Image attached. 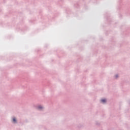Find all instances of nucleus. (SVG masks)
<instances>
[{"instance_id":"f03ea898","label":"nucleus","mask_w":130,"mask_h":130,"mask_svg":"<svg viewBox=\"0 0 130 130\" xmlns=\"http://www.w3.org/2000/svg\"><path fill=\"white\" fill-rule=\"evenodd\" d=\"M12 121L14 123H18V122L17 121V119L16 118V117L13 118Z\"/></svg>"},{"instance_id":"f257e3e1","label":"nucleus","mask_w":130,"mask_h":130,"mask_svg":"<svg viewBox=\"0 0 130 130\" xmlns=\"http://www.w3.org/2000/svg\"><path fill=\"white\" fill-rule=\"evenodd\" d=\"M35 108L39 111H43L44 110V107L41 105L35 106Z\"/></svg>"},{"instance_id":"20e7f679","label":"nucleus","mask_w":130,"mask_h":130,"mask_svg":"<svg viewBox=\"0 0 130 130\" xmlns=\"http://www.w3.org/2000/svg\"><path fill=\"white\" fill-rule=\"evenodd\" d=\"M118 75H116L115 76V78H116V79H117L118 78Z\"/></svg>"},{"instance_id":"7ed1b4c3","label":"nucleus","mask_w":130,"mask_h":130,"mask_svg":"<svg viewBox=\"0 0 130 130\" xmlns=\"http://www.w3.org/2000/svg\"><path fill=\"white\" fill-rule=\"evenodd\" d=\"M101 102L105 104V103H106V99H103L101 100Z\"/></svg>"}]
</instances>
